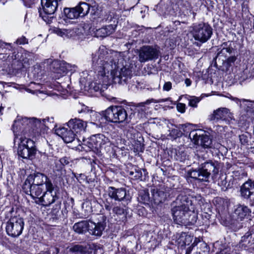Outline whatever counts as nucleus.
Masks as SVG:
<instances>
[{
    "mask_svg": "<svg viewBox=\"0 0 254 254\" xmlns=\"http://www.w3.org/2000/svg\"><path fill=\"white\" fill-rule=\"evenodd\" d=\"M46 120L35 118H28L18 116L14 120L12 129L14 134V141L18 142V154L24 159H32L36 152L35 142L26 137L36 136L45 125Z\"/></svg>",
    "mask_w": 254,
    "mask_h": 254,
    "instance_id": "obj_1",
    "label": "nucleus"
},
{
    "mask_svg": "<svg viewBox=\"0 0 254 254\" xmlns=\"http://www.w3.org/2000/svg\"><path fill=\"white\" fill-rule=\"evenodd\" d=\"M202 203L200 195L181 192L172 204L171 212L174 222L180 225H193L197 220L196 207Z\"/></svg>",
    "mask_w": 254,
    "mask_h": 254,
    "instance_id": "obj_2",
    "label": "nucleus"
},
{
    "mask_svg": "<svg viewBox=\"0 0 254 254\" xmlns=\"http://www.w3.org/2000/svg\"><path fill=\"white\" fill-rule=\"evenodd\" d=\"M136 64H104L100 67L98 71L99 80L97 83L98 85L94 86L92 83L91 88L93 87L96 91L99 90L101 83H103L108 79V75H106V74H109V71L115 83H126L133 74L136 75Z\"/></svg>",
    "mask_w": 254,
    "mask_h": 254,
    "instance_id": "obj_3",
    "label": "nucleus"
},
{
    "mask_svg": "<svg viewBox=\"0 0 254 254\" xmlns=\"http://www.w3.org/2000/svg\"><path fill=\"white\" fill-rule=\"evenodd\" d=\"M103 116L107 121L114 123H128L130 120L126 110L121 106L109 107L104 112Z\"/></svg>",
    "mask_w": 254,
    "mask_h": 254,
    "instance_id": "obj_4",
    "label": "nucleus"
},
{
    "mask_svg": "<svg viewBox=\"0 0 254 254\" xmlns=\"http://www.w3.org/2000/svg\"><path fill=\"white\" fill-rule=\"evenodd\" d=\"M218 172V169L216 164L212 161L206 162L201 165L198 170L190 172V177L200 182H207L211 173L216 174Z\"/></svg>",
    "mask_w": 254,
    "mask_h": 254,
    "instance_id": "obj_5",
    "label": "nucleus"
},
{
    "mask_svg": "<svg viewBox=\"0 0 254 254\" xmlns=\"http://www.w3.org/2000/svg\"><path fill=\"white\" fill-rule=\"evenodd\" d=\"M191 28L190 33L194 39L202 43L207 41L212 34V29L207 23L194 24Z\"/></svg>",
    "mask_w": 254,
    "mask_h": 254,
    "instance_id": "obj_6",
    "label": "nucleus"
},
{
    "mask_svg": "<svg viewBox=\"0 0 254 254\" xmlns=\"http://www.w3.org/2000/svg\"><path fill=\"white\" fill-rule=\"evenodd\" d=\"M58 0H41L42 8L39 10V14L47 24H51L55 19L53 15L58 7Z\"/></svg>",
    "mask_w": 254,
    "mask_h": 254,
    "instance_id": "obj_7",
    "label": "nucleus"
},
{
    "mask_svg": "<svg viewBox=\"0 0 254 254\" xmlns=\"http://www.w3.org/2000/svg\"><path fill=\"white\" fill-rule=\"evenodd\" d=\"M103 49H100L98 52L93 56L92 62L100 64H124L126 62L124 54L122 53L114 52L112 56H105L102 53Z\"/></svg>",
    "mask_w": 254,
    "mask_h": 254,
    "instance_id": "obj_8",
    "label": "nucleus"
},
{
    "mask_svg": "<svg viewBox=\"0 0 254 254\" xmlns=\"http://www.w3.org/2000/svg\"><path fill=\"white\" fill-rule=\"evenodd\" d=\"M222 48L218 52L217 56L214 59L215 64L222 63V64L234 63L237 60V55L236 51L231 47L228 46L227 43L222 45Z\"/></svg>",
    "mask_w": 254,
    "mask_h": 254,
    "instance_id": "obj_9",
    "label": "nucleus"
},
{
    "mask_svg": "<svg viewBox=\"0 0 254 254\" xmlns=\"http://www.w3.org/2000/svg\"><path fill=\"white\" fill-rule=\"evenodd\" d=\"M24 224L23 219L21 217L15 216L10 218L6 226L7 234L12 237L19 236L22 233Z\"/></svg>",
    "mask_w": 254,
    "mask_h": 254,
    "instance_id": "obj_10",
    "label": "nucleus"
},
{
    "mask_svg": "<svg viewBox=\"0 0 254 254\" xmlns=\"http://www.w3.org/2000/svg\"><path fill=\"white\" fill-rule=\"evenodd\" d=\"M189 137L195 144L200 145L204 148H209L212 144V140L202 129L193 130L190 132Z\"/></svg>",
    "mask_w": 254,
    "mask_h": 254,
    "instance_id": "obj_11",
    "label": "nucleus"
},
{
    "mask_svg": "<svg viewBox=\"0 0 254 254\" xmlns=\"http://www.w3.org/2000/svg\"><path fill=\"white\" fill-rule=\"evenodd\" d=\"M46 191L44 193L42 196L38 198V200H35L36 203L45 206H48L53 203L58 196L55 192H54V186L52 183H49L47 184L46 188Z\"/></svg>",
    "mask_w": 254,
    "mask_h": 254,
    "instance_id": "obj_12",
    "label": "nucleus"
},
{
    "mask_svg": "<svg viewBox=\"0 0 254 254\" xmlns=\"http://www.w3.org/2000/svg\"><path fill=\"white\" fill-rule=\"evenodd\" d=\"M106 217L104 215L100 216L99 222L95 223L89 221V229L88 232L90 234L96 236H101L106 226Z\"/></svg>",
    "mask_w": 254,
    "mask_h": 254,
    "instance_id": "obj_13",
    "label": "nucleus"
},
{
    "mask_svg": "<svg viewBox=\"0 0 254 254\" xmlns=\"http://www.w3.org/2000/svg\"><path fill=\"white\" fill-rule=\"evenodd\" d=\"M211 120H222L229 123L230 121L234 120V118L233 114L230 112L229 109L226 108H220L214 111L211 115Z\"/></svg>",
    "mask_w": 254,
    "mask_h": 254,
    "instance_id": "obj_14",
    "label": "nucleus"
},
{
    "mask_svg": "<svg viewBox=\"0 0 254 254\" xmlns=\"http://www.w3.org/2000/svg\"><path fill=\"white\" fill-rule=\"evenodd\" d=\"M25 182L42 186H44L45 185L46 188L48 183H52L50 179L47 176L40 173H37L28 176Z\"/></svg>",
    "mask_w": 254,
    "mask_h": 254,
    "instance_id": "obj_15",
    "label": "nucleus"
},
{
    "mask_svg": "<svg viewBox=\"0 0 254 254\" xmlns=\"http://www.w3.org/2000/svg\"><path fill=\"white\" fill-rule=\"evenodd\" d=\"M44 186L41 185H37L31 183H27L24 182L22 189L27 194H30V195L36 200H38V198L43 191Z\"/></svg>",
    "mask_w": 254,
    "mask_h": 254,
    "instance_id": "obj_16",
    "label": "nucleus"
},
{
    "mask_svg": "<svg viewBox=\"0 0 254 254\" xmlns=\"http://www.w3.org/2000/svg\"><path fill=\"white\" fill-rule=\"evenodd\" d=\"M139 56L141 62H145L148 60L157 58L158 51L152 47L144 46L141 49Z\"/></svg>",
    "mask_w": 254,
    "mask_h": 254,
    "instance_id": "obj_17",
    "label": "nucleus"
},
{
    "mask_svg": "<svg viewBox=\"0 0 254 254\" xmlns=\"http://www.w3.org/2000/svg\"><path fill=\"white\" fill-rule=\"evenodd\" d=\"M151 192L152 201L156 204L164 202L170 195V193L167 190L155 188L151 189Z\"/></svg>",
    "mask_w": 254,
    "mask_h": 254,
    "instance_id": "obj_18",
    "label": "nucleus"
},
{
    "mask_svg": "<svg viewBox=\"0 0 254 254\" xmlns=\"http://www.w3.org/2000/svg\"><path fill=\"white\" fill-rule=\"evenodd\" d=\"M108 195L110 198L115 200L121 201L129 200L127 196L126 190L124 188L116 189L110 187L108 190Z\"/></svg>",
    "mask_w": 254,
    "mask_h": 254,
    "instance_id": "obj_19",
    "label": "nucleus"
},
{
    "mask_svg": "<svg viewBox=\"0 0 254 254\" xmlns=\"http://www.w3.org/2000/svg\"><path fill=\"white\" fill-rule=\"evenodd\" d=\"M67 126L76 134L84 132L87 127V123L79 119H70L67 123Z\"/></svg>",
    "mask_w": 254,
    "mask_h": 254,
    "instance_id": "obj_20",
    "label": "nucleus"
},
{
    "mask_svg": "<svg viewBox=\"0 0 254 254\" xmlns=\"http://www.w3.org/2000/svg\"><path fill=\"white\" fill-rule=\"evenodd\" d=\"M55 132L57 135L61 136L65 143L71 142L77 136V135L70 129L68 130L66 128L62 127L56 129ZM78 141L79 140L77 137Z\"/></svg>",
    "mask_w": 254,
    "mask_h": 254,
    "instance_id": "obj_21",
    "label": "nucleus"
},
{
    "mask_svg": "<svg viewBox=\"0 0 254 254\" xmlns=\"http://www.w3.org/2000/svg\"><path fill=\"white\" fill-rule=\"evenodd\" d=\"M241 195L244 198H249L254 195V182L249 180L240 188Z\"/></svg>",
    "mask_w": 254,
    "mask_h": 254,
    "instance_id": "obj_22",
    "label": "nucleus"
},
{
    "mask_svg": "<svg viewBox=\"0 0 254 254\" xmlns=\"http://www.w3.org/2000/svg\"><path fill=\"white\" fill-rule=\"evenodd\" d=\"M68 251L74 254H92L93 250L88 246L72 245L67 248Z\"/></svg>",
    "mask_w": 254,
    "mask_h": 254,
    "instance_id": "obj_23",
    "label": "nucleus"
},
{
    "mask_svg": "<svg viewBox=\"0 0 254 254\" xmlns=\"http://www.w3.org/2000/svg\"><path fill=\"white\" fill-rule=\"evenodd\" d=\"M254 244V234L251 232H247L241 238L239 243L240 247L247 249Z\"/></svg>",
    "mask_w": 254,
    "mask_h": 254,
    "instance_id": "obj_24",
    "label": "nucleus"
},
{
    "mask_svg": "<svg viewBox=\"0 0 254 254\" xmlns=\"http://www.w3.org/2000/svg\"><path fill=\"white\" fill-rule=\"evenodd\" d=\"M136 75L150 74L155 73L157 69L153 64H136Z\"/></svg>",
    "mask_w": 254,
    "mask_h": 254,
    "instance_id": "obj_25",
    "label": "nucleus"
},
{
    "mask_svg": "<svg viewBox=\"0 0 254 254\" xmlns=\"http://www.w3.org/2000/svg\"><path fill=\"white\" fill-rule=\"evenodd\" d=\"M94 143H95L97 151L102 149L104 146L109 143V139L103 134H98L93 135Z\"/></svg>",
    "mask_w": 254,
    "mask_h": 254,
    "instance_id": "obj_26",
    "label": "nucleus"
},
{
    "mask_svg": "<svg viewBox=\"0 0 254 254\" xmlns=\"http://www.w3.org/2000/svg\"><path fill=\"white\" fill-rule=\"evenodd\" d=\"M250 213V209L246 205L238 204L236 206L234 213L240 220L244 219Z\"/></svg>",
    "mask_w": 254,
    "mask_h": 254,
    "instance_id": "obj_27",
    "label": "nucleus"
},
{
    "mask_svg": "<svg viewBox=\"0 0 254 254\" xmlns=\"http://www.w3.org/2000/svg\"><path fill=\"white\" fill-rule=\"evenodd\" d=\"M254 65L249 64V66L246 65L245 68L243 67L244 69L239 77L240 83L254 76V67H253Z\"/></svg>",
    "mask_w": 254,
    "mask_h": 254,
    "instance_id": "obj_28",
    "label": "nucleus"
},
{
    "mask_svg": "<svg viewBox=\"0 0 254 254\" xmlns=\"http://www.w3.org/2000/svg\"><path fill=\"white\" fill-rule=\"evenodd\" d=\"M73 229L78 234H84L89 229V221H81L76 223L73 226Z\"/></svg>",
    "mask_w": 254,
    "mask_h": 254,
    "instance_id": "obj_29",
    "label": "nucleus"
},
{
    "mask_svg": "<svg viewBox=\"0 0 254 254\" xmlns=\"http://www.w3.org/2000/svg\"><path fill=\"white\" fill-rule=\"evenodd\" d=\"M239 139L241 144L247 148H254V140L249 133L243 134L239 136Z\"/></svg>",
    "mask_w": 254,
    "mask_h": 254,
    "instance_id": "obj_30",
    "label": "nucleus"
},
{
    "mask_svg": "<svg viewBox=\"0 0 254 254\" xmlns=\"http://www.w3.org/2000/svg\"><path fill=\"white\" fill-rule=\"evenodd\" d=\"M93 135L87 139H83V143H82V148L86 151L92 150L94 152L97 151L95 143L93 142Z\"/></svg>",
    "mask_w": 254,
    "mask_h": 254,
    "instance_id": "obj_31",
    "label": "nucleus"
},
{
    "mask_svg": "<svg viewBox=\"0 0 254 254\" xmlns=\"http://www.w3.org/2000/svg\"><path fill=\"white\" fill-rule=\"evenodd\" d=\"M113 212L116 215L120 220L123 221L126 218V209L124 207L121 206L120 205H116L113 208Z\"/></svg>",
    "mask_w": 254,
    "mask_h": 254,
    "instance_id": "obj_32",
    "label": "nucleus"
},
{
    "mask_svg": "<svg viewBox=\"0 0 254 254\" xmlns=\"http://www.w3.org/2000/svg\"><path fill=\"white\" fill-rule=\"evenodd\" d=\"M79 16H84L87 14L90 10L89 5L86 2H80L79 4L76 6Z\"/></svg>",
    "mask_w": 254,
    "mask_h": 254,
    "instance_id": "obj_33",
    "label": "nucleus"
},
{
    "mask_svg": "<svg viewBox=\"0 0 254 254\" xmlns=\"http://www.w3.org/2000/svg\"><path fill=\"white\" fill-rule=\"evenodd\" d=\"M64 13L67 18L69 19L77 18L79 16V12L76 7L72 8H65Z\"/></svg>",
    "mask_w": 254,
    "mask_h": 254,
    "instance_id": "obj_34",
    "label": "nucleus"
},
{
    "mask_svg": "<svg viewBox=\"0 0 254 254\" xmlns=\"http://www.w3.org/2000/svg\"><path fill=\"white\" fill-rule=\"evenodd\" d=\"M232 176L234 180L237 181L246 178L247 174L244 170L239 168L237 170L233 172Z\"/></svg>",
    "mask_w": 254,
    "mask_h": 254,
    "instance_id": "obj_35",
    "label": "nucleus"
},
{
    "mask_svg": "<svg viewBox=\"0 0 254 254\" xmlns=\"http://www.w3.org/2000/svg\"><path fill=\"white\" fill-rule=\"evenodd\" d=\"M52 67L53 71L60 75H63L67 72V68L65 64H53Z\"/></svg>",
    "mask_w": 254,
    "mask_h": 254,
    "instance_id": "obj_36",
    "label": "nucleus"
},
{
    "mask_svg": "<svg viewBox=\"0 0 254 254\" xmlns=\"http://www.w3.org/2000/svg\"><path fill=\"white\" fill-rule=\"evenodd\" d=\"M172 127H169V133L168 136H169L171 138L175 139L178 137H179L181 135L182 132L181 131L177 128V127L175 125H171Z\"/></svg>",
    "mask_w": 254,
    "mask_h": 254,
    "instance_id": "obj_37",
    "label": "nucleus"
},
{
    "mask_svg": "<svg viewBox=\"0 0 254 254\" xmlns=\"http://www.w3.org/2000/svg\"><path fill=\"white\" fill-rule=\"evenodd\" d=\"M218 185L221 187L222 190L225 191L227 190L229 185L226 181V177L225 175H222L219 178Z\"/></svg>",
    "mask_w": 254,
    "mask_h": 254,
    "instance_id": "obj_38",
    "label": "nucleus"
},
{
    "mask_svg": "<svg viewBox=\"0 0 254 254\" xmlns=\"http://www.w3.org/2000/svg\"><path fill=\"white\" fill-rule=\"evenodd\" d=\"M129 175L131 178L134 180L141 179L142 176L141 170L136 168H135L133 170L129 171Z\"/></svg>",
    "mask_w": 254,
    "mask_h": 254,
    "instance_id": "obj_39",
    "label": "nucleus"
},
{
    "mask_svg": "<svg viewBox=\"0 0 254 254\" xmlns=\"http://www.w3.org/2000/svg\"><path fill=\"white\" fill-rule=\"evenodd\" d=\"M19 57V54H13L11 57H9V56H7L6 54H0V63L3 62L6 60L8 59V62H10L11 59L12 60H16Z\"/></svg>",
    "mask_w": 254,
    "mask_h": 254,
    "instance_id": "obj_40",
    "label": "nucleus"
},
{
    "mask_svg": "<svg viewBox=\"0 0 254 254\" xmlns=\"http://www.w3.org/2000/svg\"><path fill=\"white\" fill-rule=\"evenodd\" d=\"M30 53L27 52H25L21 54L19 59L17 60L18 62L21 63L22 64H26L29 63V59L28 58L30 57Z\"/></svg>",
    "mask_w": 254,
    "mask_h": 254,
    "instance_id": "obj_41",
    "label": "nucleus"
},
{
    "mask_svg": "<svg viewBox=\"0 0 254 254\" xmlns=\"http://www.w3.org/2000/svg\"><path fill=\"white\" fill-rule=\"evenodd\" d=\"M116 27L117 24L115 23L111 24L109 25L104 26V29L106 30L107 36L112 34L113 33L115 32Z\"/></svg>",
    "mask_w": 254,
    "mask_h": 254,
    "instance_id": "obj_42",
    "label": "nucleus"
},
{
    "mask_svg": "<svg viewBox=\"0 0 254 254\" xmlns=\"http://www.w3.org/2000/svg\"><path fill=\"white\" fill-rule=\"evenodd\" d=\"M95 35L97 37H101L104 38L107 36L106 30L104 29V27H103L101 28L96 29L95 31H94Z\"/></svg>",
    "mask_w": 254,
    "mask_h": 254,
    "instance_id": "obj_43",
    "label": "nucleus"
},
{
    "mask_svg": "<svg viewBox=\"0 0 254 254\" xmlns=\"http://www.w3.org/2000/svg\"><path fill=\"white\" fill-rule=\"evenodd\" d=\"M140 196L143 203H147L150 201V198L149 196V193L148 192L144 191L143 192L140 193Z\"/></svg>",
    "mask_w": 254,
    "mask_h": 254,
    "instance_id": "obj_44",
    "label": "nucleus"
},
{
    "mask_svg": "<svg viewBox=\"0 0 254 254\" xmlns=\"http://www.w3.org/2000/svg\"><path fill=\"white\" fill-rule=\"evenodd\" d=\"M6 65L7 66V67H6L5 73L9 74H12V75H14V74H16V73L17 72V71L16 70V69H15L13 67L14 64H6Z\"/></svg>",
    "mask_w": 254,
    "mask_h": 254,
    "instance_id": "obj_45",
    "label": "nucleus"
},
{
    "mask_svg": "<svg viewBox=\"0 0 254 254\" xmlns=\"http://www.w3.org/2000/svg\"><path fill=\"white\" fill-rule=\"evenodd\" d=\"M54 32L55 33L61 37H64V36L66 35V30L65 29L62 30L59 28H55L54 29Z\"/></svg>",
    "mask_w": 254,
    "mask_h": 254,
    "instance_id": "obj_46",
    "label": "nucleus"
},
{
    "mask_svg": "<svg viewBox=\"0 0 254 254\" xmlns=\"http://www.w3.org/2000/svg\"><path fill=\"white\" fill-rule=\"evenodd\" d=\"M28 42V39L25 37L22 36L16 40L15 43L17 45H24L27 44Z\"/></svg>",
    "mask_w": 254,
    "mask_h": 254,
    "instance_id": "obj_47",
    "label": "nucleus"
},
{
    "mask_svg": "<svg viewBox=\"0 0 254 254\" xmlns=\"http://www.w3.org/2000/svg\"><path fill=\"white\" fill-rule=\"evenodd\" d=\"M193 239L192 236L189 235H186L185 236V238L184 240L183 241L184 244L185 245H189L190 243L192 242Z\"/></svg>",
    "mask_w": 254,
    "mask_h": 254,
    "instance_id": "obj_48",
    "label": "nucleus"
},
{
    "mask_svg": "<svg viewBox=\"0 0 254 254\" xmlns=\"http://www.w3.org/2000/svg\"><path fill=\"white\" fill-rule=\"evenodd\" d=\"M199 100L197 98H194L190 99L189 101V105L192 107H196L197 106V104L199 102Z\"/></svg>",
    "mask_w": 254,
    "mask_h": 254,
    "instance_id": "obj_49",
    "label": "nucleus"
},
{
    "mask_svg": "<svg viewBox=\"0 0 254 254\" xmlns=\"http://www.w3.org/2000/svg\"><path fill=\"white\" fill-rule=\"evenodd\" d=\"M185 104L181 103H179L177 105V108L179 112L183 113L185 112Z\"/></svg>",
    "mask_w": 254,
    "mask_h": 254,
    "instance_id": "obj_50",
    "label": "nucleus"
},
{
    "mask_svg": "<svg viewBox=\"0 0 254 254\" xmlns=\"http://www.w3.org/2000/svg\"><path fill=\"white\" fill-rule=\"evenodd\" d=\"M172 88V83L170 81L166 82L164 83L163 89L165 91H168Z\"/></svg>",
    "mask_w": 254,
    "mask_h": 254,
    "instance_id": "obj_51",
    "label": "nucleus"
},
{
    "mask_svg": "<svg viewBox=\"0 0 254 254\" xmlns=\"http://www.w3.org/2000/svg\"><path fill=\"white\" fill-rule=\"evenodd\" d=\"M60 161L63 165H67L69 163V159L66 157H64L60 159Z\"/></svg>",
    "mask_w": 254,
    "mask_h": 254,
    "instance_id": "obj_52",
    "label": "nucleus"
},
{
    "mask_svg": "<svg viewBox=\"0 0 254 254\" xmlns=\"http://www.w3.org/2000/svg\"><path fill=\"white\" fill-rule=\"evenodd\" d=\"M186 156L185 155H180V152L176 153V159L177 160H179L181 162H183L185 160Z\"/></svg>",
    "mask_w": 254,
    "mask_h": 254,
    "instance_id": "obj_53",
    "label": "nucleus"
},
{
    "mask_svg": "<svg viewBox=\"0 0 254 254\" xmlns=\"http://www.w3.org/2000/svg\"><path fill=\"white\" fill-rule=\"evenodd\" d=\"M153 102H154V99H149V100H146L144 102H141V103H139L138 106H144L145 105L149 104Z\"/></svg>",
    "mask_w": 254,
    "mask_h": 254,
    "instance_id": "obj_54",
    "label": "nucleus"
},
{
    "mask_svg": "<svg viewBox=\"0 0 254 254\" xmlns=\"http://www.w3.org/2000/svg\"><path fill=\"white\" fill-rule=\"evenodd\" d=\"M230 99L236 102L237 104H240L241 101H243V102H245L246 101L245 99H239L237 98H234L233 97H231Z\"/></svg>",
    "mask_w": 254,
    "mask_h": 254,
    "instance_id": "obj_55",
    "label": "nucleus"
},
{
    "mask_svg": "<svg viewBox=\"0 0 254 254\" xmlns=\"http://www.w3.org/2000/svg\"><path fill=\"white\" fill-rule=\"evenodd\" d=\"M4 45V46H8L10 48H12L11 44V43L3 42L1 40H0V47H2Z\"/></svg>",
    "mask_w": 254,
    "mask_h": 254,
    "instance_id": "obj_56",
    "label": "nucleus"
},
{
    "mask_svg": "<svg viewBox=\"0 0 254 254\" xmlns=\"http://www.w3.org/2000/svg\"><path fill=\"white\" fill-rule=\"evenodd\" d=\"M185 82L187 86H189L191 85V81L189 78H187L185 79Z\"/></svg>",
    "mask_w": 254,
    "mask_h": 254,
    "instance_id": "obj_57",
    "label": "nucleus"
},
{
    "mask_svg": "<svg viewBox=\"0 0 254 254\" xmlns=\"http://www.w3.org/2000/svg\"><path fill=\"white\" fill-rule=\"evenodd\" d=\"M50 157V156H48L46 153H44L42 155V157H43V159H49Z\"/></svg>",
    "mask_w": 254,
    "mask_h": 254,
    "instance_id": "obj_58",
    "label": "nucleus"
},
{
    "mask_svg": "<svg viewBox=\"0 0 254 254\" xmlns=\"http://www.w3.org/2000/svg\"><path fill=\"white\" fill-rule=\"evenodd\" d=\"M55 62H56V61H54L53 59H49L46 60V62L48 64H53Z\"/></svg>",
    "mask_w": 254,
    "mask_h": 254,
    "instance_id": "obj_59",
    "label": "nucleus"
},
{
    "mask_svg": "<svg viewBox=\"0 0 254 254\" xmlns=\"http://www.w3.org/2000/svg\"><path fill=\"white\" fill-rule=\"evenodd\" d=\"M105 208L106 210H107L108 211H110L111 209V207L108 204H105Z\"/></svg>",
    "mask_w": 254,
    "mask_h": 254,
    "instance_id": "obj_60",
    "label": "nucleus"
},
{
    "mask_svg": "<svg viewBox=\"0 0 254 254\" xmlns=\"http://www.w3.org/2000/svg\"><path fill=\"white\" fill-rule=\"evenodd\" d=\"M1 170H2V166H1V163H0V173L1 172Z\"/></svg>",
    "mask_w": 254,
    "mask_h": 254,
    "instance_id": "obj_61",
    "label": "nucleus"
},
{
    "mask_svg": "<svg viewBox=\"0 0 254 254\" xmlns=\"http://www.w3.org/2000/svg\"><path fill=\"white\" fill-rule=\"evenodd\" d=\"M195 245H196V244H195V242H193V243L192 244L191 246H192V247H194Z\"/></svg>",
    "mask_w": 254,
    "mask_h": 254,
    "instance_id": "obj_62",
    "label": "nucleus"
},
{
    "mask_svg": "<svg viewBox=\"0 0 254 254\" xmlns=\"http://www.w3.org/2000/svg\"><path fill=\"white\" fill-rule=\"evenodd\" d=\"M214 66H215V67H216V68H217L219 69V67H218V66H217L218 64H214Z\"/></svg>",
    "mask_w": 254,
    "mask_h": 254,
    "instance_id": "obj_63",
    "label": "nucleus"
},
{
    "mask_svg": "<svg viewBox=\"0 0 254 254\" xmlns=\"http://www.w3.org/2000/svg\"><path fill=\"white\" fill-rule=\"evenodd\" d=\"M191 250V248L190 247L189 248V251H190Z\"/></svg>",
    "mask_w": 254,
    "mask_h": 254,
    "instance_id": "obj_64",
    "label": "nucleus"
}]
</instances>
